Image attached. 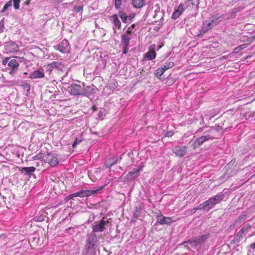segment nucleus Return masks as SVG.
Here are the masks:
<instances>
[{"mask_svg": "<svg viewBox=\"0 0 255 255\" xmlns=\"http://www.w3.org/2000/svg\"><path fill=\"white\" fill-rule=\"evenodd\" d=\"M225 196L222 193H218L216 196L210 198L207 201L210 207L212 208L215 205L220 203L221 201L223 200Z\"/></svg>", "mask_w": 255, "mask_h": 255, "instance_id": "6e6552de", "label": "nucleus"}, {"mask_svg": "<svg viewBox=\"0 0 255 255\" xmlns=\"http://www.w3.org/2000/svg\"><path fill=\"white\" fill-rule=\"evenodd\" d=\"M54 48L63 53H69L70 51L69 42L66 39L63 40L61 42L54 46Z\"/></svg>", "mask_w": 255, "mask_h": 255, "instance_id": "423d86ee", "label": "nucleus"}, {"mask_svg": "<svg viewBox=\"0 0 255 255\" xmlns=\"http://www.w3.org/2000/svg\"><path fill=\"white\" fill-rule=\"evenodd\" d=\"M34 218H35V220L36 221H38V222H42V221H44V217L42 216L35 217Z\"/></svg>", "mask_w": 255, "mask_h": 255, "instance_id": "a18cd8bd", "label": "nucleus"}, {"mask_svg": "<svg viewBox=\"0 0 255 255\" xmlns=\"http://www.w3.org/2000/svg\"><path fill=\"white\" fill-rule=\"evenodd\" d=\"M186 8L185 4L183 3H180L177 9H176L174 12L172 14V18L175 19L179 17L182 12L184 11L185 8Z\"/></svg>", "mask_w": 255, "mask_h": 255, "instance_id": "f3484780", "label": "nucleus"}, {"mask_svg": "<svg viewBox=\"0 0 255 255\" xmlns=\"http://www.w3.org/2000/svg\"><path fill=\"white\" fill-rule=\"evenodd\" d=\"M130 38L129 35L126 33L123 34L122 36V43L123 45L128 46Z\"/></svg>", "mask_w": 255, "mask_h": 255, "instance_id": "a878e982", "label": "nucleus"}, {"mask_svg": "<svg viewBox=\"0 0 255 255\" xmlns=\"http://www.w3.org/2000/svg\"><path fill=\"white\" fill-rule=\"evenodd\" d=\"M251 228V225L248 224H246L237 233L234 237V241L239 243L241 239H242L243 236L248 233L249 230Z\"/></svg>", "mask_w": 255, "mask_h": 255, "instance_id": "0eeeda50", "label": "nucleus"}, {"mask_svg": "<svg viewBox=\"0 0 255 255\" xmlns=\"http://www.w3.org/2000/svg\"><path fill=\"white\" fill-rule=\"evenodd\" d=\"M250 247L251 249H255V243L252 244L250 245Z\"/></svg>", "mask_w": 255, "mask_h": 255, "instance_id": "13d9d810", "label": "nucleus"}, {"mask_svg": "<svg viewBox=\"0 0 255 255\" xmlns=\"http://www.w3.org/2000/svg\"><path fill=\"white\" fill-rule=\"evenodd\" d=\"M247 218V216L246 214H242L233 223L232 226L234 227V226H236L238 224L240 223L244 222Z\"/></svg>", "mask_w": 255, "mask_h": 255, "instance_id": "b1692460", "label": "nucleus"}, {"mask_svg": "<svg viewBox=\"0 0 255 255\" xmlns=\"http://www.w3.org/2000/svg\"><path fill=\"white\" fill-rule=\"evenodd\" d=\"M233 164H234L232 163V162L230 161L229 163L227 164L226 168H227V169H231Z\"/></svg>", "mask_w": 255, "mask_h": 255, "instance_id": "603ef678", "label": "nucleus"}, {"mask_svg": "<svg viewBox=\"0 0 255 255\" xmlns=\"http://www.w3.org/2000/svg\"><path fill=\"white\" fill-rule=\"evenodd\" d=\"M128 46L123 45V54H126L128 53Z\"/></svg>", "mask_w": 255, "mask_h": 255, "instance_id": "49530a36", "label": "nucleus"}, {"mask_svg": "<svg viewBox=\"0 0 255 255\" xmlns=\"http://www.w3.org/2000/svg\"><path fill=\"white\" fill-rule=\"evenodd\" d=\"M118 162V159H116L114 161H113L112 162H111L112 166L115 164H116Z\"/></svg>", "mask_w": 255, "mask_h": 255, "instance_id": "052dcab7", "label": "nucleus"}, {"mask_svg": "<svg viewBox=\"0 0 255 255\" xmlns=\"http://www.w3.org/2000/svg\"><path fill=\"white\" fill-rule=\"evenodd\" d=\"M164 72V71L163 69L161 67H160L156 70L155 75L157 78L160 79Z\"/></svg>", "mask_w": 255, "mask_h": 255, "instance_id": "e433bc0d", "label": "nucleus"}, {"mask_svg": "<svg viewBox=\"0 0 255 255\" xmlns=\"http://www.w3.org/2000/svg\"><path fill=\"white\" fill-rule=\"evenodd\" d=\"M12 2H13V4L14 8L15 9H19L20 0H12Z\"/></svg>", "mask_w": 255, "mask_h": 255, "instance_id": "ea45409f", "label": "nucleus"}, {"mask_svg": "<svg viewBox=\"0 0 255 255\" xmlns=\"http://www.w3.org/2000/svg\"><path fill=\"white\" fill-rule=\"evenodd\" d=\"M44 77V73L40 70L32 71L29 74V78L31 79L37 78H43Z\"/></svg>", "mask_w": 255, "mask_h": 255, "instance_id": "412c9836", "label": "nucleus"}, {"mask_svg": "<svg viewBox=\"0 0 255 255\" xmlns=\"http://www.w3.org/2000/svg\"><path fill=\"white\" fill-rule=\"evenodd\" d=\"M27 86L28 87V91H29L30 89V85H27Z\"/></svg>", "mask_w": 255, "mask_h": 255, "instance_id": "338daca9", "label": "nucleus"}, {"mask_svg": "<svg viewBox=\"0 0 255 255\" xmlns=\"http://www.w3.org/2000/svg\"><path fill=\"white\" fill-rule=\"evenodd\" d=\"M2 32V30L1 28H0V33H1Z\"/></svg>", "mask_w": 255, "mask_h": 255, "instance_id": "774afa93", "label": "nucleus"}, {"mask_svg": "<svg viewBox=\"0 0 255 255\" xmlns=\"http://www.w3.org/2000/svg\"><path fill=\"white\" fill-rule=\"evenodd\" d=\"M106 223H108V221H105L103 219L101 220L98 224H96L92 227V233H95L96 232H102L105 229V225Z\"/></svg>", "mask_w": 255, "mask_h": 255, "instance_id": "2eb2a0df", "label": "nucleus"}, {"mask_svg": "<svg viewBox=\"0 0 255 255\" xmlns=\"http://www.w3.org/2000/svg\"><path fill=\"white\" fill-rule=\"evenodd\" d=\"M144 2L143 0H132L131 3L134 7L140 8L143 5Z\"/></svg>", "mask_w": 255, "mask_h": 255, "instance_id": "393cba45", "label": "nucleus"}, {"mask_svg": "<svg viewBox=\"0 0 255 255\" xmlns=\"http://www.w3.org/2000/svg\"><path fill=\"white\" fill-rule=\"evenodd\" d=\"M92 110L93 111H96L98 110V107L94 105L92 106Z\"/></svg>", "mask_w": 255, "mask_h": 255, "instance_id": "4d7b16f0", "label": "nucleus"}, {"mask_svg": "<svg viewBox=\"0 0 255 255\" xmlns=\"http://www.w3.org/2000/svg\"><path fill=\"white\" fill-rule=\"evenodd\" d=\"M154 13L155 14L153 17L155 19V21L158 20V18L159 17H162L163 16L162 12L160 11L159 7L157 8V9L154 10Z\"/></svg>", "mask_w": 255, "mask_h": 255, "instance_id": "473e14b6", "label": "nucleus"}, {"mask_svg": "<svg viewBox=\"0 0 255 255\" xmlns=\"http://www.w3.org/2000/svg\"><path fill=\"white\" fill-rule=\"evenodd\" d=\"M36 168L33 166L24 167L20 169L21 173L24 175H27L29 177L31 176L34 175L33 172L35 171Z\"/></svg>", "mask_w": 255, "mask_h": 255, "instance_id": "a211bd4d", "label": "nucleus"}, {"mask_svg": "<svg viewBox=\"0 0 255 255\" xmlns=\"http://www.w3.org/2000/svg\"><path fill=\"white\" fill-rule=\"evenodd\" d=\"M122 4V0H115V6L117 9H119L121 8Z\"/></svg>", "mask_w": 255, "mask_h": 255, "instance_id": "a19ab883", "label": "nucleus"}, {"mask_svg": "<svg viewBox=\"0 0 255 255\" xmlns=\"http://www.w3.org/2000/svg\"><path fill=\"white\" fill-rule=\"evenodd\" d=\"M8 65L11 68L18 69L19 66V63L16 60L12 59L8 62Z\"/></svg>", "mask_w": 255, "mask_h": 255, "instance_id": "c85d7f7f", "label": "nucleus"}, {"mask_svg": "<svg viewBox=\"0 0 255 255\" xmlns=\"http://www.w3.org/2000/svg\"><path fill=\"white\" fill-rule=\"evenodd\" d=\"M118 15L121 18L122 21L124 23L127 22V18L128 16H127L126 13L124 12L123 11L120 10L118 12Z\"/></svg>", "mask_w": 255, "mask_h": 255, "instance_id": "7c9ffc66", "label": "nucleus"}, {"mask_svg": "<svg viewBox=\"0 0 255 255\" xmlns=\"http://www.w3.org/2000/svg\"><path fill=\"white\" fill-rule=\"evenodd\" d=\"M212 18L218 20V21H221L222 20V16L219 14H217L212 16Z\"/></svg>", "mask_w": 255, "mask_h": 255, "instance_id": "c03bdc74", "label": "nucleus"}, {"mask_svg": "<svg viewBox=\"0 0 255 255\" xmlns=\"http://www.w3.org/2000/svg\"><path fill=\"white\" fill-rule=\"evenodd\" d=\"M45 153L40 152L35 156H34L33 158L34 160H40L42 161H44Z\"/></svg>", "mask_w": 255, "mask_h": 255, "instance_id": "72a5a7b5", "label": "nucleus"}, {"mask_svg": "<svg viewBox=\"0 0 255 255\" xmlns=\"http://www.w3.org/2000/svg\"><path fill=\"white\" fill-rule=\"evenodd\" d=\"M213 138V136L209 134H207L204 135H203L198 138H197L194 142V148H196L199 146L201 145L204 142L206 141L212 139Z\"/></svg>", "mask_w": 255, "mask_h": 255, "instance_id": "9b49d317", "label": "nucleus"}, {"mask_svg": "<svg viewBox=\"0 0 255 255\" xmlns=\"http://www.w3.org/2000/svg\"><path fill=\"white\" fill-rule=\"evenodd\" d=\"M231 162H232V163H233V164H234V163H235V162H236V159H233L231 161Z\"/></svg>", "mask_w": 255, "mask_h": 255, "instance_id": "0e129e2a", "label": "nucleus"}, {"mask_svg": "<svg viewBox=\"0 0 255 255\" xmlns=\"http://www.w3.org/2000/svg\"><path fill=\"white\" fill-rule=\"evenodd\" d=\"M51 63L54 70L57 71L58 72H61L62 73L64 72L67 73V68L63 62L57 61H53Z\"/></svg>", "mask_w": 255, "mask_h": 255, "instance_id": "9d476101", "label": "nucleus"}, {"mask_svg": "<svg viewBox=\"0 0 255 255\" xmlns=\"http://www.w3.org/2000/svg\"><path fill=\"white\" fill-rule=\"evenodd\" d=\"M156 52L154 50H149L144 55V58L148 60L154 59L156 57Z\"/></svg>", "mask_w": 255, "mask_h": 255, "instance_id": "4be33fe9", "label": "nucleus"}, {"mask_svg": "<svg viewBox=\"0 0 255 255\" xmlns=\"http://www.w3.org/2000/svg\"><path fill=\"white\" fill-rule=\"evenodd\" d=\"M142 167L138 168H133L126 175L127 179L128 181H132L134 180L139 174V172L142 170Z\"/></svg>", "mask_w": 255, "mask_h": 255, "instance_id": "4468645a", "label": "nucleus"}, {"mask_svg": "<svg viewBox=\"0 0 255 255\" xmlns=\"http://www.w3.org/2000/svg\"><path fill=\"white\" fill-rule=\"evenodd\" d=\"M173 135V132L172 130L167 131L165 135V137H171Z\"/></svg>", "mask_w": 255, "mask_h": 255, "instance_id": "de8ad7c7", "label": "nucleus"}, {"mask_svg": "<svg viewBox=\"0 0 255 255\" xmlns=\"http://www.w3.org/2000/svg\"><path fill=\"white\" fill-rule=\"evenodd\" d=\"M215 27V24H213L211 21L207 23H203L202 26L201 27V29L200 30V33L199 34L203 35L206 33L207 31L210 30L213 27Z\"/></svg>", "mask_w": 255, "mask_h": 255, "instance_id": "aec40b11", "label": "nucleus"}, {"mask_svg": "<svg viewBox=\"0 0 255 255\" xmlns=\"http://www.w3.org/2000/svg\"><path fill=\"white\" fill-rule=\"evenodd\" d=\"M104 111H105V110L103 109H101L99 111V113H98V117L99 118H101L103 117L104 113Z\"/></svg>", "mask_w": 255, "mask_h": 255, "instance_id": "09e8293b", "label": "nucleus"}, {"mask_svg": "<svg viewBox=\"0 0 255 255\" xmlns=\"http://www.w3.org/2000/svg\"><path fill=\"white\" fill-rule=\"evenodd\" d=\"M197 208L198 210L209 211L211 209L207 200L199 205Z\"/></svg>", "mask_w": 255, "mask_h": 255, "instance_id": "5701e85b", "label": "nucleus"}, {"mask_svg": "<svg viewBox=\"0 0 255 255\" xmlns=\"http://www.w3.org/2000/svg\"><path fill=\"white\" fill-rule=\"evenodd\" d=\"M46 71L48 73L49 75H51L53 71H54L51 63L48 64L46 67Z\"/></svg>", "mask_w": 255, "mask_h": 255, "instance_id": "4c0bfd02", "label": "nucleus"}, {"mask_svg": "<svg viewBox=\"0 0 255 255\" xmlns=\"http://www.w3.org/2000/svg\"><path fill=\"white\" fill-rule=\"evenodd\" d=\"M99 238L95 233L87 235L85 248H97L99 245Z\"/></svg>", "mask_w": 255, "mask_h": 255, "instance_id": "7ed1b4c3", "label": "nucleus"}, {"mask_svg": "<svg viewBox=\"0 0 255 255\" xmlns=\"http://www.w3.org/2000/svg\"><path fill=\"white\" fill-rule=\"evenodd\" d=\"M141 214V208L139 206H136L135 211L133 214V218L132 221H133V219H137Z\"/></svg>", "mask_w": 255, "mask_h": 255, "instance_id": "c756f323", "label": "nucleus"}, {"mask_svg": "<svg viewBox=\"0 0 255 255\" xmlns=\"http://www.w3.org/2000/svg\"><path fill=\"white\" fill-rule=\"evenodd\" d=\"M65 200L66 201H68L69 200H70V198L68 196L66 197L65 198Z\"/></svg>", "mask_w": 255, "mask_h": 255, "instance_id": "680f3d73", "label": "nucleus"}, {"mask_svg": "<svg viewBox=\"0 0 255 255\" xmlns=\"http://www.w3.org/2000/svg\"><path fill=\"white\" fill-rule=\"evenodd\" d=\"M211 22L213 23V24L214 23V24H215V26H216L219 22V21H218V20L214 19L213 18H212V20H211Z\"/></svg>", "mask_w": 255, "mask_h": 255, "instance_id": "864d4df0", "label": "nucleus"}, {"mask_svg": "<svg viewBox=\"0 0 255 255\" xmlns=\"http://www.w3.org/2000/svg\"><path fill=\"white\" fill-rule=\"evenodd\" d=\"M5 47L9 52H15L18 50V46L15 42L9 41L6 42Z\"/></svg>", "mask_w": 255, "mask_h": 255, "instance_id": "6ab92c4d", "label": "nucleus"}, {"mask_svg": "<svg viewBox=\"0 0 255 255\" xmlns=\"http://www.w3.org/2000/svg\"><path fill=\"white\" fill-rule=\"evenodd\" d=\"M174 65V63L173 62H166L164 65L161 67L164 71L165 72L166 70L172 68Z\"/></svg>", "mask_w": 255, "mask_h": 255, "instance_id": "2f4dec72", "label": "nucleus"}, {"mask_svg": "<svg viewBox=\"0 0 255 255\" xmlns=\"http://www.w3.org/2000/svg\"><path fill=\"white\" fill-rule=\"evenodd\" d=\"M44 162L48 163L52 167L55 166L59 164L57 155L52 152H47L45 153Z\"/></svg>", "mask_w": 255, "mask_h": 255, "instance_id": "20e7f679", "label": "nucleus"}, {"mask_svg": "<svg viewBox=\"0 0 255 255\" xmlns=\"http://www.w3.org/2000/svg\"><path fill=\"white\" fill-rule=\"evenodd\" d=\"M111 18L113 19L115 26L119 29L121 28V22L118 18V15L117 14L113 15L111 16Z\"/></svg>", "mask_w": 255, "mask_h": 255, "instance_id": "bb28decb", "label": "nucleus"}, {"mask_svg": "<svg viewBox=\"0 0 255 255\" xmlns=\"http://www.w3.org/2000/svg\"><path fill=\"white\" fill-rule=\"evenodd\" d=\"M106 185L101 186L99 188L94 187L92 190H84L81 189L79 191L74 193L75 197H89L92 195H94L102 190L105 187Z\"/></svg>", "mask_w": 255, "mask_h": 255, "instance_id": "f03ea898", "label": "nucleus"}, {"mask_svg": "<svg viewBox=\"0 0 255 255\" xmlns=\"http://www.w3.org/2000/svg\"><path fill=\"white\" fill-rule=\"evenodd\" d=\"M173 221L172 217H165L162 214L157 216V222L161 225H170Z\"/></svg>", "mask_w": 255, "mask_h": 255, "instance_id": "ddd939ff", "label": "nucleus"}, {"mask_svg": "<svg viewBox=\"0 0 255 255\" xmlns=\"http://www.w3.org/2000/svg\"><path fill=\"white\" fill-rule=\"evenodd\" d=\"M236 12L235 11H232L231 12H229L228 13V18H233L235 17L236 16Z\"/></svg>", "mask_w": 255, "mask_h": 255, "instance_id": "37998d69", "label": "nucleus"}, {"mask_svg": "<svg viewBox=\"0 0 255 255\" xmlns=\"http://www.w3.org/2000/svg\"><path fill=\"white\" fill-rule=\"evenodd\" d=\"M18 69L17 68H11V70L9 71V74L11 75L14 74L17 71Z\"/></svg>", "mask_w": 255, "mask_h": 255, "instance_id": "3c124183", "label": "nucleus"}, {"mask_svg": "<svg viewBox=\"0 0 255 255\" xmlns=\"http://www.w3.org/2000/svg\"><path fill=\"white\" fill-rule=\"evenodd\" d=\"M186 146H176L172 149V152L178 157H183L187 153Z\"/></svg>", "mask_w": 255, "mask_h": 255, "instance_id": "f8f14e48", "label": "nucleus"}, {"mask_svg": "<svg viewBox=\"0 0 255 255\" xmlns=\"http://www.w3.org/2000/svg\"><path fill=\"white\" fill-rule=\"evenodd\" d=\"M9 59L10 58L9 57H7V58H5V59H4L2 62V65H6V64L7 63H8V61H9Z\"/></svg>", "mask_w": 255, "mask_h": 255, "instance_id": "8fccbe9b", "label": "nucleus"}, {"mask_svg": "<svg viewBox=\"0 0 255 255\" xmlns=\"http://www.w3.org/2000/svg\"><path fill=\"white\" fill-rule=\"evenodd\" d=\"M74 194L72 193L69 195H68V197L70 198V199H73L74 197H75V196H74Z\"/></svg>", "mask_w": 255, "mask_h": 255, "instance_id": "bf43d9fd", "label": "nucleus"}, {"mask_svg": "<svg viewBox=\"0 0 255 255\" xmlns=\"http://www.w3.org/2000/svg\"><path fill=\"white\" fill-rule=\"evenodd\" d=\"M83 5H76L74 6L73 9V11L75 12H80L81 14H82V12L83 11Z\"/></svg>", "mask_w": 255, "mask_h": 255, "instance_id": "c9c22d12", "label": "nucleus"}, {"mask_svg": "<svg viewBox=\"0 0 255 255\" xmlns=\"http://www.w3.org/2000/svg\"><path fill=\"white\" fill-rule=\"evenodd\" d=\"M197 210H198L197 209V207H196L194 208L193 209H191V214H193L195 213H196V212Z\"/></svg>", "mask_w": 255, "mask_h": 255, "instance_id": "6e6d98bb", "label": "nucleus"}, {"mask_svg": "<svg viewBox=\"0 0 255 255\" xmlns=\"http://www.w3.org/2000/svg\"><path fill=\"white\" fill-rule=\"evenodd\" d=\"M199 0H187L185 3L186 8L193 9L195 11H197L199 8Z\"/></svg>", "mask_w": 255, "mask_h": 255, "instance_id": "dca6fc26", "label": "nucleus"}, {"mask_svg": "<svg viewBox=\"0 0 255 255\" xmlns=\"http://www.w3.org/2000/svg\"><path fill=\"white\" fill-rule=\"evenodd\" d=\"M83 87L82 89V96L91 98L96 93L97 91V88L93 85L85 86L83 83Z\"/></svg>", "mask_w": 255, "mask_h": 255, "instance_id": "39448f33", "label": "nucleus"}, {"mask_svg": "<svg viewBox=\"0 0 255 255\" xmlns=\"http://www.w3.org/2000/svg\"><path fill=\"white\" fill-rule=\"evenodd\" d=\"M12 4V0H8L3 6L2 9H1L0 12L3 13L6 11L9 7H11Z\"/></svg>", "mask_w": 255, "mask_h": 255, "instance_id": "f704fd0d", "label": "nucleus"}, {"mask_svg": "<svg viewBox=\"0 0 255 255\" xmlns=\"http://www.w3.org/2000/svg\"><path fill=\"white\" fill-rule=\"evenodd\" d=\"M82 87L76 83L72 84L68 87V91L71 95L82 96Z\"/></svg>", "mask_w": 255, "mask_h": 255, "instance_id": "1a4fd4ad", "label": "nucleus"}, {"mask_svg": "<svg viewBox=\"0 0 255 255\" xmlns=\"http://www.w3.org/2000/svg\"><path fill=\"white\" fill-rule=\"evenodd\" d=\"M85 255H96V248H85Z\"/></svg>", "mask_w": 255, "mask_h": 255, "instance_id": "cd10ccee", "label": "nucleus"}, {"mask_svg": "<svg viewBox=\"0 0 255 255\" xmlns=\"http://www.w3.org/2000/svg\"><path fill=\"white\" fill-rule=\"evenodd\" d=\"M3 25H4L3 22H2V21H1L0 22V26H3Z\"/></svg>", "mask_w": 255, "mask_h": 255, "instance_id": "e2e57ef3", "label": "nucleus"}, {"mask_svg": "<svg viewBox=\"0 0 255 255\" xmlns=\"http://www.w3.org/2000/svg\"><path fill=\"white\" fill-rule=\"evenodd\" d=\"M245 48H246L245 44L240 45L234 49V52L238 53V52L242 51V50H243Z\"/></svg>", "mask_w": 255, "mask_h": 255, "instance_id": "58836bf2", "label": "nucleus"}, {"mask_svg": "<svg viewBox=\"0 0 255 255\" xmlns=\"http://www.w3.org/2000/svg\"><path fill=\"white\" fill-rule=\"evenodd\" d=\"M252 38L254 39H255V34L252 37Z\"/></svg>", "mask_w": 255, "mask_h": 255, "instance_id": "69168bd1", "label": "nucleus"}, {"mask_svg": "<svg viewBox=\"0 0 255 255\" xmlns=\"http://www.w3.org/2000/svg\"><path fill=\"white\" fill-rule=\"evenodd\" d=\"M81 141H82L81 139H79L78 138H76L74 140V141L73 142V143L72 144V147L73 148L75 147L78 144L81 143Z\"/></svg>", "mask_w": 255, "mask_h": 255, "instance_id": "79ce46f5", "label": "nucleus"}, {"mask_svg": "<svg viewBox=\"0 0 255 255\" xmlns=\"http://www.w3.org/2000/svg\"><path fill=\"white\" fill-rule=\"evenodd\" d=\"M105 166H106V168H110L112 166V164L111 162L107 161L105 163Z\"/></svg>", "mask_w": 255, "mask_h": 255, "instance_id": "5fc2aeb1", "label": "nucleus"}, {"mask_svg": "<svg viewBox=\"0 0 255 255\" xmlns=\"http://www.w3.org/2000/svg\"><path fill=\"white\" fill-rule=\"evenodd\" d=\"M210 237V233H207L185 241L182 244H190L192 247H196L204 244Z\"/></svg>", "mask_w": 255, "mask_h": 255, "instance_id": "f257e3e1", "label": "nucleus"}]
</instances>
